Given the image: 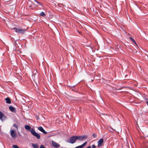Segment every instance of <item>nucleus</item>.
<instances>
[{"label": "nucleus", "mask_w": 148, "mask_h": 148, "mask_svg": "<svg viewBox=\"0 0 148 148\" xmlns=\"http://www.w3.org/2000/svg\"><path fill=\"white\" fill-rule=\"evenodd\" d=\"M30 131L32 134L36 137L37 139H39L40 138V134L36 132L34 129H32L30 130Z\"/></svg>", "instance_id": "nucleus-1"}, {"label": "nucleus", "mask_w": 148, "mask_h": 148, "mask_svg": "<svg viewBox=\"0 0 148 148\" xmlns=\"http://www.w3.org/2000/svg\"><path fill=\"white\" fill-rule=\"evenodd\" d=\"M77 140L76 136H73L71 137L69 140H68L66 142L71 144H73L76 142Z\"/></svg>", "instance_id": "nucleus-2"}, {"label": "nucleus", "mask_w": 148, "mask_h": 148, "mask_svg": "<svg viewBox=\"0 0 148 148\" xmlns=\"http://www.w3.org/2000/svg\"><path fill=\"white\" fill-rule=\"evenodd\" d=\"M12 29L14 30L16 32L21 34H24L25 32V29H18L16 28L15 27L14 28Z\"/></svg>", "instance_id": "nucleus-3"}, {"label": "nucleus", "mask_w": 148, "mask_h": 148, "mask_svg": "<svg viewBox=\"0 0 148 148\" xmlns=\"http://www.w3.org/2000/svg\"><path fill=\"white\" fill-rule=\"evenodd\" d=\"M77 140L82 141L86 139L87 138V136L86 135H84L82 136H76Z\"/></svg>", "instance_id": "nucleus-4"}, {"label": "nucleus", "mask_w": 148, "mask_h": 148, "mask_svg": "<svg viewBox=\"0 0 148 148\" xmlns=\"http://www.w3.org/2000/svg\"><path fill=\"white\" fill-rule=\"evenodd\" d=\"M10 132L11 136L14 138H15L17 136L16 132L14 130H11Z\"/></svg>", "instance_id": "nucleus-5"}, {"label": "nucleus", "mask_w": 148, "mask_h": 148, "mask_svg": "<svg viewBox=\"0 0 148 148\" xmlns=\"http://www.w3.org/2000/svg\"><path fill=\"white\" fill-rule=\"evenodd\" d=\"M103 140L102 138L100 139L97 142V147H100L103 144Z\"/></svg>", "instance_id": "nucleus-6"}, {"label": "nucleus", "mask_w": 148, "mask_h": 148, "mask_svg": "<svg viewBox=\"0 0 148 148\" xmlns=\"http://www.w3.org/2000/svg\"><path fill=\"white\" fill-rule=\"evenodd\" d=\"M38 130L40 131L41 132L43 133L44 134H46L47 133V132H46L45 130L41 126L38 127Z\"/></svg>", "instance_id": "nucleus-7"}, {"label": "nucleus", "mask_w": 148, "mask_h": 148, "mask_svg": "<svg viewBox=\"0 0 148 148\" xmlns=\"http://www.w3.org/2000/svg\"><path fill=\"white\" fill-rule=\"evenodd\" d=\"M52 143L53 146L55 147L58 148L60 146V145L53 141H52Z\"/></svg>", "instance_id": "nucleus-8"}, {"label": "nucleus", "mask_w": 148, "mask_h": 148, "mask_svg": "<svg viewBox=\"0 0 148 148\" xmlns=\"http://www.w3.org/2000/svg\"><path fill=\"white\" fill-rule=\"evenodd\" d=\"M9 108L10 111L13 112H16V110L12 106H10L9 107Z\"/></svg>", "instance_id": "nucleus-9"}, {"label": "nucleus", "mask_w": 148, "mask_h": 148, "mask_svg": "<svg viewBox=\"0 0 148 148\" xmlns=\"http://www.w3.org/2000/svg\"><path fill=\"white\" fill-rule=\"evenodd\" d=\"M5 100L6 101V103L9 104L11 103L10 99L9 97H7L5 98Z\"/></svg>", "instance_id": "nucleus-10"}, {"label": "nucleus", "mask_w": 148, "mask_h": 148, "mask_svg": "<svg viewBox=\"0 0 148 148\" xmlns=\"http://www.w3.org/2000/svg\"><path fill=\"white\" fill-rule=\"evenodd\" d=\"M25 128L28 130V131H30V130H31V129H30L31 127L30 126L28 125H25Z\"/></svg>", "instance_id": "nucleus-11"}, {"label": "nucleus", "mask_w": 148, "mask_h": 148, "mask_svg": "<svg viewBox=\"0 0 148 148\" xmlns=\"http://www.w3.org/2000/svg\"><path fill=\"white\" fill-rule=\"evenodd\" d=\"M32 145L34 148H38L39 145L36 143H32Z\"/></svg>", "instance_id": "nucleus-12"}, {"label": "nucleus", "mask_w": 148, "mask_h": 148, "mask_svg": "<svg viewBox=\"0 0 148 148\" xmlns=\"http://www.w3.org/2000/svg\"><path fill=\"white\" fill-rule=\"evenodd\" d=\"M4 116V115L0 111V119L2 121H3V117Z\"/></svg>", "instance_id": "nucleus-13"}, {"label": "nucleus", "mask_w": 148, "mask_h": 148, "mask_svg": "<svg viewBox=\"0 0 148 148\" xmlns=\"http://www.w3.org/2000/svg\"><path fill=\"white\" fill-rule=\"evenodd\" d=\"M40 16H43V17H45L46 16L45 14L43 12H41L40 13Z\"/></svg>", "instance_id": "nucleus-14"}, {"label": "nucleus", "mask_w": 148, "mask_h": 148, "mask_svg": "<svg viewBox=\"0 0 148 148\" xmlns=\"http://www.w3.org/2000/svg\"><path fill=\"white\" fill-rule=\"evenodd\" d=\"M130 39L136 45H137V44L136 43V42L135 41V40H134L132 37H130Z\"/></svg>", "instance_id": "nucleus-15"}, {"label": "nucleus", "mask_w": 148, "mask_h": 148, "mask_svg": "<svg viewBox=\"0 0 148 148\" xmlns=\"http://www.w3.org/2000/svg\"><path fill=\"white\" fill-rule=\"evenodd\" d=\"M13 126V127H15L17 130L18 129V126L16 124H14Z\"/></svg>", "instance_id": "nucleus-16"}, {"label": "nucleus", "mask_w": 148, "mask_h": 148, "mask_svg": "<svg viewBox=\"0 0 148 148\" xmlns=\"http://www.w3.org/2000/svg\"><path fill=\"white\" fill-rule=\"evenodd\" d=\"M13 148H19L17 145H13Z\"/></svg>", "instance_id": "nucleus-17"}, {"label": "nucleus", "mask_w": 148, "mask_h": 148, "mask_svg": "<svg viewBox=\"0 0 148 148\" xmlns=\"http://www.w3.org/2000/svg\"><path fill=\"white\" fill-rule=\"evenodd\" d=\"M145 100L146 103L147 104V105L148 106V99L146 98Z\"/></svg>", "instance_id": "nucleus-18"}, {"label": "nucleus", "mask_w": 148, "mask_h": 148, "mask_svg": "<svg viewBox=\"0 0 148 148\" xmlns=\"http://www.w3.org/2000/svg\"><path fill=\"white\" fill-rule=\"evenodd\" d=\"M92 136L93 137L95 138H96L97 136V135L95 133H93L92 134Z\"/></svg>", "instance_id": "nucleus-19"}, {"label": "nucleus", "mask_w": 148, "mask_h": 148, "mask_svg": "<svg viewBox=\"0 0 148 148\" xmlns=\"http://www.w3.org/2000/svg\"><path fill=\"white\" fill-rule=\"evenodd\" d=\"M40 148H45V147L43 145H41L40 147Z\"/></svg>", "instance_id": "nucleus-20"}, {"label": "nucleus", "mask_w": 148, "mask_h": 148, "mask_svg": "<svg viewBox=\"0 0 148 148\" xmlns=\"http://www.w3.org/2000/svg\"><path fill=\"white\" fill-rule=\"evenodd\" d=\"M38 3L42 7L43 6V5L40 3L38 2V3Z\"/></svg>", "instance_id": "nucleus-21"}, {"label": "nucleus", "mask_w": 148, "mask_h": 148, "mask_svg": "<svg viewBox=\"0 0 148 148\" xmlns=\"http://www.w3.org/2000/svg\"><path fill=\"white\" fill-rule=\"evenodd\" d=\"M92 148H96V146L95 145H92Z\"/></svg>", "instance_id": "nucleus-22"}, {"label": "nucleus", "mask_w": 148, "mask_h": 148, "mask_svg": "<svg viewBox=\"0 0 148 148\" xmlns=\"http://www.w3.org/2000/svg\"><path fill=\"white\" fill-rule=\"evenodd\" d=\"M34 1L37 3H38V1H37L36 0H34Z\"/></svg>", "instance_id": "nucleus-23"}, {"label": "nucleus", "mask_w": 148, "mask_h": 148, "mask_svg": "<svg viewBox=\"0 0 148 148\" xmlns=\"http://www.w3.org/2000/svg\"><path fill=\"white\" fill-rule=\"evenodd\" d=\"M86 148H91V147L90 146H89L88 147H86Z\"/></svg>", "instance_id": "nucleus-24"}, {"label": "nucleus", "mask_w": 148, "mask_h": 148, "mask_svg": "<svg viewBox=\"0 0 148 148\" xmlns=\"http://www.w3.org/2000/svg\"><path fill=\"white\" fill-rule=\"evenodd\" d=\"M110 128H111L112 130H113V129L112 127H110Z\"/></svg>", "instance_id": "nucleus-25"}]
</instances>
